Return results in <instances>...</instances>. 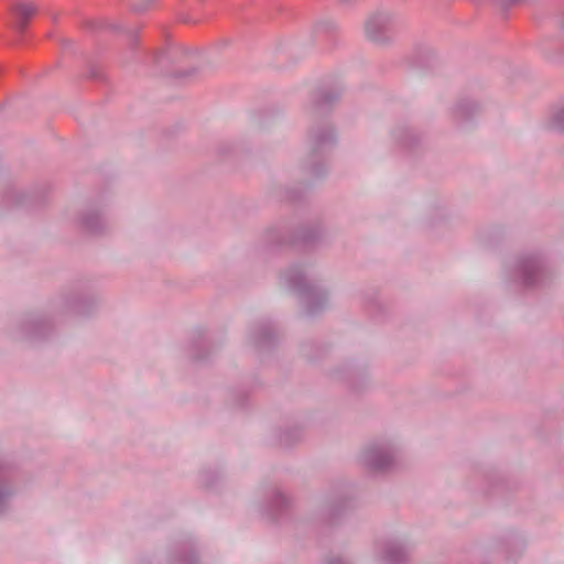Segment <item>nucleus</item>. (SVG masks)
Segmentation results:
<instances>
[{"instance_id": "obj_1", "label": "nucleus", "mask_w": 564, "mask_h": 564, "mask_svg": "<svg viewBox=\"0 0 564 564\" xmlns=\"http://www.w3.org/2000/svg\"><path fill=\"white\" fill-rule=\"evenodd\" d=\"M100 303L96 292L86 285H75L52 297L43 310L24 313L10 322L7 336L19 343L39 345L52 337L59 317L91 316Z\"/></svg>"}, {"instance_id": "obj_2", "label": "nucleus", "mask_w": 564, "mask_h": 564, "mask_svg": "<svg viewBox=\"0 0 564 564\" xmlns=\"http://www.w3.org/2000/svg\"><path fill=\"white\" fill-rule=\"evenodd\" d=\"M280 282L294 292L306 316H315L329 305V291L322 284L318 272L308 262H294L280 273Z\"/></svg>"}, {"instance_id": "obj_3", "label": "nucleus", "mask_w": 564, "mask_h": 564, "mask_svg": "<svg viewBox=\"0 0 564 564\" xmlns=\"http://www.w3.org/2000/svg\"><path fill=\"white\" fill-rule=\"evenodd\" d=\"M502 274L507 283L527 290L543 286L550 278L544 258L536 253L521 254L509 261Z\"/></svg>"}, {"instance_id": "obj_4", "label": "nucleus", "mask_w": 564, "mask_h": 564, "mask_svg": "<svg viewBox=\"0 0 564 564\" xmlns=\"http://www.w3.org/2000/svg\"><path fill=\"white\" fill-rule=\"evenodd\" d=\"M336 135L326 120L311 124L307 132V155L304 169L313 177L318 178L327 173L326 153L334 147Z\"/></svg>"}, {"instance_id": "obj_5", "label": "nucleus", "mask_w": 564, "mask_h": 564, "mask_svg": "<svg viewBox=\"0 0 564 564\" xmlns=\"http://www.w3.org/2000/svg\"><path fill=\"white\" fill-rule=\"evenodd\" d=\"M402 26L401 18L386 9L371 12L364 23L365 37L375 45L388 46Z\"/></svg>"}, {"instance_id": "obj_6", "label": "nucleus", "mask_w": 564, "mask_h": 564, "mask_svg": "<svg viewBox=\"0 0 564 564\" xmlns=\"http://www.w3.org/2000/svg\"><path fill=\"white\" fill-rule=\"evenodd\" d=\"M323 236L321 224L305 223L300 225L296 230L290 235L289 229L281 226L270 227L263 234V243L267 248H279L292 243H302L310 246L317 242Z\"/></svg>"}, {"instance_id": "obj_7", "label": "nucleus", "mask_w": 564, "mask_h": 564, "mask_svg": "<svg viewBox=\"0 0 564 564\" xmlns=\"http://www.w3.org/2000/svg\"><path fill=\"white\" fill-rule=\"evenodd\" d=\"M398 454L399 448L393 441L380 438L365 445L358 459L360 465L371 473H387L395 466Z\"/></svg>"}, {"instance_id": "obj_8", "label": "nucleus", "mask_w": 564, "mask_h": 564, "mask_svg": "<svg viewBox=\"0 0 564 564\" xmlns=\"http://www.w3.org/2000/svg\"><path fill=\"white\" fill-rule=\"evenodd\" d=\"M351 489L347 485H335L321 495L317 513L322 521L334 522L352 507Z\"/></svg>"}, {"instance_id": "obj_9", "label": "nucleus", "mask_w": 564, "mask_h": 564, "mask_svg": "<svg viewBox=\"0 0 564 564\" xmlns=\"http://www.w3.org/2000/svg\"><path fill=\"white\" fill-rule=\"evenodd\" d=\"M107 204L102 198H97L86 203L77 215L78 228L89 235H99L109 227L106 214Z\"/></svg>"}, {"instance_id": "obj_10", "label": "nucleus", "mask_w": 564, "mask_h": 564, "mask_svg": "<svg viewBox=\"0 0 564 564\" xmlns=\"http://www.w3.org/2000/svg\"><path fill=\"white\" fill-rule=\"evenodd\" d=\"M411 546L402 536L378 541L373 549V558L378 564H408Z\"/></svg>"}, {"instance_id": "obj_11", "label": "nucleus", "mask_w": 564, "mask_h": 564, "mask_svg": "<svg viewBox=\"0 0 564 564\" xmlns=\"http://www.w3.org/2000/svg\"><path fill=\"white\" fill-rule=\"evenodd\" d=\"M343 93V86L339 83L332 85H322L311 97L312 115L326 113Z\"/></svg>"}, {"instance_id": "obj_12", "label": "nucleus", "mask_w": 564, "mask_h": 564, "mask_svg": "<svg viewBox=\"0 0 564 564\" xmlns=\"http://www.w3.org/2000/svg\"><path fill=\"white\" fill-rule=\"evenodd\" d=\"M276 329L270 321H259L251 325L247 340L258 350H265L276 341Z\"/></svg>"}, {"instance_id": "obj_13", "label": "nucleus", "mask_w": 564, "mask_h": 564, "mask_svg": "<svg viewBox=\"0 0 564 564\" xmlns=\"http://www.w3.org/2000/svg\"><path fill=\"white\" fill-rule=\"evenodd\" d=\"M18 494V482L13 471L0 466V517L7 513Z\"/></svg>"}, {"instance_id": "obj_14", "label": "nucleus", "mask_w": 564, "mask_h": 564, "mask_svg": "<svg viewBox=\"0 0 564 564\" xmlns=\"http://www.w3.org/2000/svg\"><path fill=\"white\" fill-rule=\"evenodd\" d=\"M198 553L191 541L174 544L164 558L163 564H197Z\"/></svg>"}, {"instance_id": "obj_15", "label": "nucleus", "mask_w": 564, "mask_h": 564, "mask_svg": "<svg viewBox=\"0 0 564 564\" xmlns=\"http://www.w3.org/2000/svg\"><path fill=\"white\" fill-rule=\"evenodd\" d=\"M40 200L41 198L36 189L26 191L18 187H9L2 198L3 204L8 207H25Z\"/></svg>"}, {"instance_id": "obj_16", "label": "nucleus", "mask_w": 564, "mask_h": 564, "mask_svg": "<svg viewBox=\"0 0 564 564\" xmlns=\"http://www.w3.org/2000/svg\"><path fill=\"white\" fill-rule=\"evenodd\" d=\"M392 139L404 149H414L421 141V134L411 126L402 123L395 126L391 131Z\"/></svg>"}, {"instance_id": "obj_17", "label": "nucleus", "mask_w": 564, "mask_h": 564, "mask_svg": "<svg viewBox=\"0 0 564 564\" xmlns=\"http://www.w3.org/2000/svg\"><path fill=\"white\" fill-rule=\"evenodd\" d=\"M36 6L32 2L19 1L10 7V11L14 17L12 28L22 34L28 25L29 20L35 14Z\"/></svg>"}, {"instance_id": "obj_18", "label": "nucleus", "mask_w": 564, "mask_h": 564, "mask_svg": "<svg viewBox=\"0 0 564 564\" xmlns=\"http://www.w3.org/2000/svg\"><path fill=\"white\" fill-rule=\"evenodd\" d=\"M290 505V497L281 489L274 488L268 497L265 508L269 517L275 518L280 512L286 510Z\"/></svg>"}, {"instance_id": "obj_19", "label": "nucleus", "mask_w": 564, "mask_h": 564, "mask_svg": "<svg viewBox=\"0 0 564 564\" xmlns=\"http://www.w3.org/2000/svg\"><path fill=\"white\" fill-rule=\"evenodd\" d=\"M480 110V105L470 99L462 98L456 101L452 108V115L457 121H463L471 118Z\"/></svg>"}, {"instance_id": "obj_20", "label": "nucleus", "mask_w": 564, "mask_h": 564, "mask_svg": "<svg viewBox=\"0 0 564 564\" xmlns=\"http://www.w3.org/2000/svg\"><path fill=\"white\" fill-rule=\"evenodd\" d=\"M302 437V431L299 426H288L284 431L280 432L279 443L284 447H289Z\"/></svg>"}, {"instance_id": "obj_21", "label": "nucleus", "mask_w": 564, "mask_h": 564, "mask_svg": "<svg viewBox=\"0 0 564 564\" xmlns=\"http://www.w3.org/2000/svg\"><path fill=\"white\" fill-rule=\"evenodd\" d=\"M502 543L507 553H520L524 547V540L517 534L506 536Z\"/></svg>"}, {"instance_id": "obj_22", "label": "nucleus", "mask_w": 564, "mask_h": 564, "mask_svg": "<svg viewBox=\"0 0 564 564\" xmlns=\"http://www.w3.org/2000/svg\"><path fill=\"white\" fill-rule=\"evenodd\" d=\"M551 127L556 131L564 132V100L554 109Z\"/></svg>"}, {"instance_id": "obj_23", "label": "nucleus", "mask_w": 564, "mask_h": 564, "mask_svg": "<svg viewBox=\"0 0 564 564\" xmlns=\"http://www.w3.org/2000/svg\"><path fill=\"white\" fill-rule=\"evenodd\" d=\"M344 378L349 380L354 388L358 389V381L364 380L366 378V373L361 369L351 366L347 370V373L344 375Z\"/></svg>"}, {"instance_id": "obj_24", "label": "nucleus", "mask_w": 564, "mask_h": 564, "mask_svg": "<svg viewBox=\"0 0 564 564\" xmlns=\"http://www.w3.org/2000/svg\"><path fill=\"white\" fill-rule=\"evenodd\" d=\"M335 29V23L330 20H323L315 24L316 32H330Z\"/></svg>"}, {"instance_id": "obj_25", "label": "nucleus", "mask_w": 564, "mask_h": 564, "mask_svg": "<svg viewBox=\"0 0 564 564\" xmlns=\"http://www.w3.org/2000/svg\"><path fill=\"white\" fill-rule=\"evenodd\" d=\"M325 564H351V563L343 555L332 554L326 558Z\"/></svg>"}, {"instance_id": "obj_26", "label": "nucleus", "mask_w": 564, "mask_h": 564, "mask_svg": "<svg viewBox=\"0 0 564 564\" xmlns=\"http://www.w3.org/2000/svg\"><path fill=\"white\" fill-rule=\"evenodd\" d=\"M153 0H139L132 7L134 12L141 13L144 12L151 4Z\"/></svg>"}, {"instance_id": "obj_27", "label": "nucleus", "mask_w": 564, "mask_h": 564, "mask_svg": "<svg viewBox=\"0 0 564 564\" xmlns=\"http://www.w3.org/2000/svg\"><path fill=\"white\" fill-rule=\"evenodd\" d=\"M209 474H212V471L206 470L200 475V481L206 487H212L214 485V482L209 479Z\"/></svg>"}, {"instance_id": "obj_28", "label": "nucleus", "mask_w": 564, "mask_h": 564, "mask_svg": "<svg viewBox=\"0 0 564 564\" xmlns=\"http://www.w3.org/2000/svg\"><path fill=\"white\" fill-rule=\"evenodd\" d=\"M499 7L502 9L508 8L509 6H512L517 3L519 0H494Z\"/></svg>"}, {"instance_id": "obj_29", "label": "nucleus", "mask_w": 564, "mask_h": 564, "mask_svg": "<svg viewBox=\"0 0 564 564\" xmlns=\"http://www.w3.org/2000/svg\"><path fill=\"white\" fill-rule=\"evenodd\" d=\"M286 197H288L290 200H295V199H297V198L300 197V195H299V194H294V193H292V191H291V189H288V191H286Z\"/></svg>"}, {"instance_id": "obj_30", "label": "nucleus", "mask_w": 564, "mask_h": 564, "mask_svg": "<svg viewBox=\"0 0 564 564\" xmlns=\"http://www.w3.org/2000/svg\"><path fill=\"white\" fill-rule=\"evenodd\" d=\"M90 76H91L93 78H98V76H99V75L97 74V72H96V70H91V72H90Z\"/></svg>"}]
</instances>
